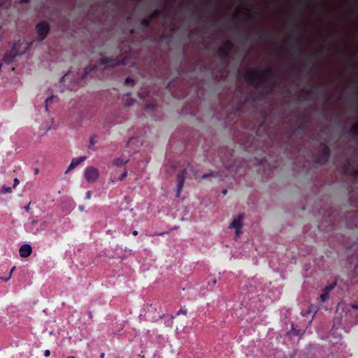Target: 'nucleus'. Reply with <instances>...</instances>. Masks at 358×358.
<instances>
[{"instance_id":"f257e3e1","label":"nucleus","mask_w":358,"mask_h":358,"mask_svg":"<svg viewBox=\"0 0 358 358\" xmlns=\"http://www.w3.org/2000/svg\"><path fill=\"white\" fill-rule=\"evenodd\" d=\"M275 73L271 68L265 69L248 70L244 76L246 81L253 87L259 88L264 85L262 93L271 94L275 87L277 83L274 80Z\"/></svg>"},{"instance_id":"f03ea898","label":"nucleus","mask_w":358,"mask_h":358,"mask_svg":"<svg viewBox=\"0 0 358 358\" xmlns=\"http://www.w3.org/2000/svg\"><path fill=\"white\" fill-rule=\"evenodd\" d=\"M127 62H126V57L123 55L117 56L115 58L113 57H104L100 59V63L99 66H92L91 64L85 67L84 70V73L83 78L86 79L87 76L93 71L94 69L98 68L99 66H106L108 67H114L117 65H126Z\"/></svg>"},{"instance_id":"7ed1b4c3","label":"nucleus","mask_w":358,"mask_h":358,"mask_svg":"<svg viewBox=\"0 0 358 358\" xmlns=\"http://www.w3.org/2000/svg\"><path fill=\"white\" fill-rule=\"evenodd\" d=\"M289 47L292 50H296L298 58L306 59L308 64H312L313 60L318 56L317 53L306 54L301 50L298 41H294V43H290Z\"/></svg>"},{"instance_id":"20e7f679","label":"nucleus","mask_w":358,"mask_h":358,"mask_svg":"<svg viewBox=\"0 0 358 358\" xmlns=\"http://www.w3.org/2000/svg\"><path fill=\"white\" fill-rule=\"evenodd\" d=\"M35 29L37 34L38 39L40 41H43L45 39L48 34H49L50 31V27L48 22L45 21H40L36 24Z\"/></svg>"},{"instance_id":"39448f33","label":"nucleus","mask_w":358,"mask_h":358,"mask_svg":"<svg viewBox=\"0 0 358 358\" xmlns=\"http://www.w3.org/2000/svg\"><path fill=\"white\" fill-rule=\"evenodd\" d=\"M234 48V44L228 41L220 46L217 51V57L221 60H227Z\"/></svg>"},{"instance_id":"423d86ee","label":"nucleus","mask_w":358,"mask_h":358,"mask_svg":"<svg viewBox=\"0 0 358 358\" xmlns=\"http://www.w3.org/2000/svg\"><path fill=\"white\" fill-rule=\"evenodd\" d=\"M331 150L325 143L320 144V152L315 159V162L320 164H325L330 157Z\"/></svg>"},{"instance_id":"0eeeda50","label":"nucleus","mask_w":358,"mask_h":358,"mask_svg":"<svg viewBox=\"0 0 358 358\" xmlns=\"http://www.w3.org/2000/svg\"><path fill=\"white\" fill-rule=\"evenodd\" d=\"M99 173L97 169L90 166L85 171L84 176L88 182H94L99 178Z\"/></svg>"},{"instance_id":"6e6552de","label":"nucleus","mask_w":358,"mask_h":358,"mask_svg":"<svg viewBox=\"0 0 358 358\" xmlns=\"http://www.w3.org/2000/svg\"><path fill=\"white\" fill-rule=\"evenodd\" d=\"M185 176H186V170L185 169L180 171L177 175V192H176L177 197L180 196V192L182 189L185 179Z\"/></svg>"},{"instance_id":"1a4fd4ad","label":"nucleus","mask_w":358,"mask_h":358,"mask_svg":"<svg viewBox=\"0 0 358 358\" xmlns=\"http://www.w3.org/2000/svg\"><path fill=\"white\" fill-rule=\"evenodd\" d=\"M243 219V215H240L234 220V221L231 222V224L229 226V228H234L236 229V236H238L239 234L241 233V229L242 228V220Z\"/></svg>"},{"instance_id":"9d476101","label":"nucleus","mask_w":358,"mask_h":358,"mask_svg":"<svg viewBox=\"0 0 358 358\" xmlns=\"http://www.w3.org/2000/svg\"><path fill=\"white\" fill-rule=\"evenodd\" d=\"M85 159H86V157L85 156H82V157H78V158H73L71 160V164L68 166V168H67L66 171H65V173H66L69 172L70 171L73 170L77 166H78L80 163L84 162Z\"/></svg>"},{"instance_id":"9b49d317","label":"nucleus","mask_w":358,"mask_h":358,"mask_svg":"<svg viewBox=\"0 0 358 358\" xmlns=\"http://www.w3.org/2000/svg\"><path fill=\"white\" fill-rule=\"evenodd\" d=\"M32 252L31 247L28 244H24L22 245L19 250V253L20 257L23 258L28 257L31 255Z\"/></svg>"},{"instance_id":"f8f14e48","label":"nucleus","mask_w":358,"mask_h":358,"mask_svg":"<svg viewBox=\"0 0 358 358\" xmlns=\"http://www.w3.org/2000/svg\"><path fill=\"white\" fill-rule=\"evenodd\" d=\"M345 173L350 174L354 178H358V170L354 169L351 164L348 162L343 167Z\"/></svg>"},{"instance_id":"ddd939ff","label":"nucleus","mask_w":358,"mask_h":358,"mask_svg":"<svg viewBox=\"0 0 358 358\" xmlns=\"http://www.w3.org/2000/svg\"><path fill=\"white\" fill-rule=\"evenodd\" d=\"M12 52H13V55L11 54H6L3 56V60L6 63H10L13 59L18 55V52L16 50V45L15 44L12 48Z\"/></svg>"},{"instance_id":"4468645a","label":"nucleus","mask_w":358,"mask_h":358,"mask_svg":"<svg viewBox=\"0 0 358 358\" xmlns=\"http://www.w3.org/2000/svg\"><path fill=\"white\" fill-rule=\"evenodd\" d=\"M255 36H257L259 39L264 40V41L271 40L275 37V36L270 32H261V31H257L255 33Z\"/></svg>"},{"instance_id":"2eb2a0df","label":"nucleus","mask_w":358,"mask_h":358,"mask_svg":"<svg viewBox=\"0 0 358 358\" xmlns=\"http://www.w3.org/2000/svg\"><path fill=\"white\" fill-rule=\"evenodd\" d=\"M348 134L353 139L356 138L358 136V123L353 124L350 130L348 131Z\"/></svg>"},{"instance_id":"dca6fc26","label":"nucleus","mask_w":358,"mask_h":358,"mask_svg":"<svg viewBox=\"0 0 358 358\" xmlns=\"http://www.w3.org/2000/svg\"><path fill=\"white\" fill-rule=\"evenodd\" d=\"M127 162H128L127 159L119 157V158H117L114 161V164L117 167H120V166H123L124 164H127Z\"/></svg>"},{"instance_id":"f3484780","label":"nucleus","mask_w":358,"mask_h":358,"mask_svg":"<svg viewBox=\"0 0 358 358\" xmlns=\"http://www.w3.org/2000/svg\"><path fill=\"white\" fill-rule=\"evenodd\" d=\"M259 16H260V13L257 10H254L252 11V14L248 15L247 16V20H255L257 18H259Z\"/></svg>"},{"instance_id":"a211bd4d","label":"nucleus","mask_w":358,"mask_h":358,"mask_svg":"<svg viewBox=\"0 0 358 358\" xmlns=\"http://www.w3.org/2000/svg\"><path fill=\"white\" fill-rule=\"evenodd\" d=\"M160 14L161 10L159 9H156L148 16V18L152 21L158 17Z\"/></svg>"},{"instance_id":"6ab92c4d","label":"nucleus","mask_w":358,"mask_h":358,"mask_svg":"<svg viewBox=\"0 0 358 358\" xmlns=\"http://www.w3.org/2000/svg\"><path fill=\"white\" fill-rule=\"evenodd\" d=\"M150 23H151V20L150 19H149L148 17V18H145V19H143L141 22V26L143 27V28H148L150 27Z\"/></svg>"},{"instance_id":"aec40b11","label":"nucleus","mask_w":358,"mask_h":358,"mask_svg":"<svg viewBox=\"0 0 358 358\" xmlns=\"http://www.w3.org/2000/svg\"><path fill=\"white\" fill-rule=\"evenodd\" d=\"M314 91H318L320 92L321 89L318 87H316L315 85H310L308 89L307 90L306 92L308 94H310L313 93Z\"/></svg>"},{"instance_id":"412c9836","label":"nucleus","mask_w":358,"mask_h":358,"mask_svg":"<svg viewBox=\"0 0 358 358\" xmlns=\"http://www.w3.org/2000/svg\"><path fill=\"white\" fill-rule=\"evenodd\" d=\"M329 299V293L328 292H323L320 295V299L322 302L327 301Z\"/></svg>"},{"instance_id":"4be33fe9","label":"nucleus","mask_w":358,"mask_h":358,"mask_svg":"<svg viewBox=\"0 0 358 358\" xmlns=\"http://www.w3.org/2000/svg\"><path fill=\"white\" fill-rule=\"evenodd\" d=\"M12 192V189L10 187H8L6 185H3L1 188V192L2 194H8Z\"/></svg>"},{"instance_id":"5701e85b","label":"nucleus","mask_w":358,"mask_h":358,"mask_svg":"<svg viewBox=\"0 0 358 358\" xmlns=\"http://www.w3.org/2000/svg\"><path fill=\"white\" fill-rule=\"evenodd\" d=\"M336 286V283H333V284H331L328 286H326L324 289H323V292H328V293H329Z\"/></svg>"},{"instance_id":"b1692460","label":"nucleus","mask_w":358,"mask_h":358,"mask_svg":"<svg viewBox=\"0 0 358 358\" xmlns=\"http://www.w3.org/2000/svg\"><path fill=\"white\" fill-rule=\"evenodd\" d=\"M71 76V72L70 71L69 72H67L61 79H60V83H62L64 82H65L66 80H67L69 76Z\"/></svg>"},{"instance_id":"393cba45","label":"nucleus","mask_w":358,"mask_h":358,"mask_svg":"<svg viewBox=\"0 0 358 358\" xmlns=\"http://www.w3.org/2000/svg\"><path fill=\"white\" fill-rule=\"evenodd\" d=\"M134 83V80H132L131 78H130L129 77H127L125 80V85H133Z\"/></svg>"},{"instance_id":"a878e982","label":"nucleus","mask_w":358,"mask_h":358,"mask_svg":"<svg viewBox=\"0 0 358 358\" xmlns=\"http://www.w3.org/2000/svg\"><path fill=\"white\" fill-rule=\"evenodd\" d=\"M187 313V309L181 308L179 311L177 312L176 315H186Z\"/></svg>"},{"instance_id":"bb28decb","label":"nucleus","mask_w":358,"mask_h":358,"mask_svg":"<svg viewBox=\"0 0 358 358\" xmlns=\"http://www.w3.org/2000/svg\"><path fill=\"white\" fill-rule=\"evenodd\" d=\"M135 102V100L134 99H129L128 98L126 101H125V105L127 106H131L132 104H134V103Z\"/></svg>"},{"instance_id":"cd10ccee","label":"nucleus","mask_w":358,"mask_h":358,"mask_svg":"<svg viewBox=\"0 0 358 358\" xmlns=\"http://www.w3.org/2000/svg\"><path fill=\"white\" fill-rule=\"evenodd\" d=\"M305 127V122H301L300 124H298L297 127H296V130L297 131H301V130H303Z\"/></svg>"},{"instance_id":"c85d7f7f","label":"nucleus","mask_w":358,"mask_h":358,"mask_svg":"<svg viewBox=\"0 0 358 358\" xmlns=\"http://www.w3.org/2000/svg\"><path fill=\"white\" fill-rule=\"evenodd\" d=\"M350 69L352 70V71H355V69H357V63L356 62H353L350 65Z\"/></svg>"},{"instance_id":"c756f323","label":"nucleus","mask_w":358,"mask_h":358,"mask_svg":"<svg viewBox=\"0 0 358 358\" xmlns=\"http://www.w3.org/2000/svg\"><path fill=\"white\" fill-rule=\"evenodd\" d=\"M138 95L141 99H145V97H147L148 96V92H143L139 93Z\"/></svg>"},{"instance_id":"7c9ffc66","label":"nucleus","mask_w":358,"mask_h":358,"mask_svg":"<svg viewBox=\"0 0 358 358\" xmlns=\"http://www.w3.org/2000/svg\"><path fill=\"white\" fill-rule=\"evenodd\" d=\"M154 107H155V105H154V104H152V103H149V104H146V105H145V109H146L147 110H152Z\"/></svg>"},{"instance_id":"2f4dec72","label":"nucleus","mask_w":358,"mask_h":358,"mask_svg":"<svg viewBox=\"0 0 358 358\" xmlns=\"http://www.w3.org/2000/svg\"><path fill=\"white\" fill-rule=\"evenodd\" d=\"M20 183V180L17 178H15L13 180V188L16 187Z\"/></svg>"},{"instance_id":"473e14b6","label":"nucleus","mask_w":358,"mask_h":358,"mask_svg":"<svg viewBox=\"0 0 358 358\" xmlns=\"http://www.w3.org/2000/svg\"><path fill=\"white\" fill-rule=\"evenodd\" d=\"M52 99H53V96H50V97H48V98H47V99H45V103H46V106H45V108H46V110H48V106H47L48 103L49 102H50V101L52 100Z\"/></svg>"},{"instance_id":"72a5a7b5","label":"nucleus","mask_w":358,"mask_h":358,"mask_svg":"<svg viewBox=\"0 0 358 358\" xmlns=\"http://www.w3.org/2000/svg\"><path fill=\"white\" fill-rule=\"evenodd\" d=\"M127 176V171H124V172L121 175V177L120 178V180H123V179H124Z\"/></svg>"},{"instance_id":"f704fd0d","label":"nucleus","mask_w":358,"mask_h":358,"mask_svg":"<svg viewBox=\"0 0 358 358\" xmlns=\"http://www.w3.org/2000/svg\"><path fill=\"white\" fill-rule=\"evenodd\" d=\"M92 193L90 191H87L86 193V199H89L91 198Z\"/></svg>"},{"instance_id":"c9c22d12","label":"nucleus","mask_w":358,"mask_h":358,"mask_svg":"<svg viewBox=\"0 0 358 358\" xmlns=\"http://www.w3.org/2000/svg\"><path fill=\"white\" fill-rule=\"evenodd\" d=\"M45 357H49L50 355V351L49 350H46L44 352Z\"/></svg>"},{"instance_id":"e433bc0d","label":"nucleus","mask_w":358,"mask_h":358,"mask_svg":"<svg viewBox=\"0 0 358 358\" xmlns=\"http://www.w3.org/2000/svg\"><path fill=\"white\" fill-rule=\"evenodd\" d=\"M90 147L95 144V141L92 137L90 138Z\"/></svg>"},{"instance_id":"4c0bfd02","label":"nucleus","mask_w":358,"mask_h":358,"mask_svg":"<svg viewBox=\"0 0 358 358\" xmlns=\"http://www.w3.org/2000/svg\"><path fill=\"white\" fill-rule=\"evenodd\" d=\"M30 0H20V3L21 4H27L29 2Z\"/></svg>"},{"instance_id":"58836bf2","label":"nucleus","mask_w":358,"mask_h":358,"mask_svg":"<svg viewBox=\"0 0 358 358\" xmlns=\"http://www.w3.org/2000/svg\"><path fill=\"white\" fill-rule=\"evenodd\" d=\"M30 203H29L27 206H26L24 207V210H25L27 212H29V210H30V206H30Z\"/></svg>"},{"instance_id":"ea45409f","label":"nucleus","mask_w":358,"mask_h":358,"mask_svg":"<svg viewBox=\"0 0 358 358\" xmlns=\"http://www.w3.org/2000/svg\"><path fill=\"white\" fill-rule=\"evenodd\" d=\"M352 308L355 310H358V304H353Z\"/></svg>"},{"instance_id":"a19ab883","label":"nucleus","mask_w":358,"mask_h":358,"mask_svg":"<svg viewBox=\"0 0 358 358\" xmlns=\"http://www.w3.org/2000/svg\"><path fill=\"white\" fill-rule=\"evenodd\" d=\"M138 231H136V230H134V231H132V234H133L134 236H137V235H138Z\"/></svg>"},{"instance_id":"79ce46f5","label":"nucleus","mask_w":358,"mask_h":358,"mask_svg":"<svg viewBox=\"0 0 358 358\" xmlns=\"http://www.w3.org/2000/svg\"><path fill=\"white\" fill-rule=\"evenodd\" d=\"M105 357V353L104 352H101L100 354V358H104Z\"/></svg>"},{"instance_id":"37998d69","label":"nucleus","mask_w":358,"mask_h":358,"mask_svg":"<svg viewBox=\"0 0 358 358\" xmlns=\"http://www.w3.org/2000/svg\"><path fill=\"white\" fill-rule=\"evenodd\" d=\"M350 57H353L354 59H357V54H354L353 55H351Z\"/></svg>"},{"instance_id":"c03bdc74","label":"nucleus","mask_w":358,"mask_h":358,"mask_svg":"<svg viewBox=\"0 0 358 358\" xmlns=\"http://www.w3.org/2000/svg\"><path fill=\"white\" fill-rule=\"evenodd\" d=\"M227 189H224V190L222 191V193H223V194H224V195L227 194Z\"/></svg>"},{"instance_id":"a18cd8bd","label":"nucleus","mask_w":358,"mask_h":358,"mask_svg":"<svg viewBox=\"0 0 358 358\" xmlns=\"http://www.w3.org/2000/svg\"><path fill=\"white\" fill-rule=\"evenodd\" d=\"M242 36L244 39H247V36L245 34H242Z\"/></svg>"},{"instance_id":"49530a36","label":"nucleus","mask_w":358,"mask_h":358,"mask_svg":"<svg viewBox=\"0 0 358 358\" xmlns=\"http://www.w3.org/2000/svg\"><path fill=\"white\" fill-rule=\"evenodd\" d=\"M188 10H189L190 13H193L192 8H189V9H188Z\"/></svg>"},{"instance_id":"de8ad7c7","label":"nucleus","mask_w":358,"mask_h":358,"mask_svg":"<svg viewBox=\"0 0 358 358\" xmlns=\"http://www.w3.org/2000/svg\"><path fill=\"white\" fill-rule=\"evenodd\" d=\"M31 223L34 224H35V223H36V221H35L34 220H32L31 221Z\"/></svg>"},{"instance_id":"09e8293b","label":"nucleus","mask_w":358,"mask_h":358,"mask_svg":"<svg viewBox=\"0 0 358 358\" xmlns=\"http://www.w3.org/2000/svg\"><path fill=\"white\" fill-rule=\"evenodd\" d=\"M140 357L141 358H145V355H139Z\"/></svg>"},{"instance_id":"8fccbe9b","label":"nucleus","mask_w":358,"mask_h":358,"mask_svg":"<svg viewBox=\"0 0 358 358\" xmlns=\"http://www.w3.org/2000/svg\"><path fill=\"white\" fill-rule=\"evenodd\" d=\"M38 173V169H35V173L37 174Z\"/></svg>"},{"instance_id":"3c124183","label":"nucleus","mask_w":358,"mask_h":358,"mask_svg":"<svg viewBox=\"0 0 358 358\" xmlns=\"http://www.w3.org/2000/svg\"><path fill=\"white\" fill-rule=\"evenodd\" d=\"M208 176V175L206 174V175H204V176H203V178H207Z\"/></svg>"},{"instance_id":"603ef678","label":"nucleus","mask_w":358,"mask_h":358,"mask_svg":"<svg viewBox=\"0 0 358 358\" xmlns=\"http://www.w3.org/2000/svg\"><path fill=\"white\" fill-rule=\"evenodd\" d=\"M250 41H254V40H255V37H251V38H250Z\"/></svg>"},{"instance_id":"864d4df0","label":"nucleus","mask_w":358,"mask_h":358,"mask_svg":"<svg viewBox=\"0 0 358 358\" xmlns=\"http://www.w3.org/2000/svg\"><path fill=\"white\" fill-rule=\"evenodd\" d=\"M208 8H215V6H209Z\"/></svg>"},{"instance_id":"5fc2aeb1","label":"nucleus","mask_w":358,"mask_h":358,"mask_svg":"<svg viewBox=\"0 0 358 358\" xmlns=\"http://www.w3.org/2000/svg\"><path fill=\"white\" fill-rule=\"evenodd\" d=\"M66 358H75L73 356H69Z\"/></svg>"},{"instance_id":"6e6d98bb","label":"nucleus","mask_w":358,"mask_h":358,"mask_svg":"<svg viewBox=\"0 0 358 358\" xmlns=\"http://www.w3.org/2000/svg\"><path fill=\"white\" fill-rule=\"evenodd\" d=\"M134 29H131L130 31L131 34H132L134 33Z\"/></svg>"},{"instance_id":"4d7b16f0","label":"nucleus","mask_w":358,"mask_h":358,"mask_svg":"<svg viewBox=\"0 0 358 358\" xmlns=\"http://www.w3.org/2000/svg\"><path fill=\"white\" fill-rule=\"evenodd\" d=\"M163 234H164V233H159V234H158L157 235L162 236V235H163Z\"/></svg>"},{"instance_id":"13d9d810","label":"nucleus","mask_w":358,"mask_h":358,"mask_svg":"<svg viewBox=\"0 0 358 358\" xmlns=\"http://www.w3.org/2000/svg\"><path fill=\"white\" fill-rule=\"evenodd\" d=\"M234 18H231L230 22H234Z\"/></svg>"},{"instance_id":"bf43d9fd","label":"nucleus","mask_w":358,"mask_h":358,"mask_svg":"<svg viewBox=\"0 0 358 358\" xmlns=\"http://www.w3.org/2000/svg\"><path fill=\"white\" fill-rule=\"evenodd\" d=\"M14 268H15L14 267H13V268H12L11 271H13L14 270ZM12 273V272H10V273Z\"/></svg>"},{"instance_id":"052dcab7","label":"nucleus","mask_w":358,"mask_h":358,"mask_svg":"<svg viewBox=\"0 0 358 358\" xmlns=\"http://www.w3.org/2000/svg\"><path fill=\"white\" fill-rule=\"evenodd\" d=\"M1 6H2V4H1V3H0V7H1Z\"/></svg>"},{"instance_id":"680f3d73","label":"nucleus","mask_w":358,"mask_h":358,"mask_svg":"<svg viewBox=\"0 0 358 358\" xmlns=\"http://www.w3.org/2000/svg\"><path fill=\"white\" fill-rule=\"evenodd\" d=\"M357 87H358V85H357Z\"/></svg>"}]
</instances>
